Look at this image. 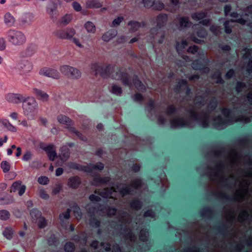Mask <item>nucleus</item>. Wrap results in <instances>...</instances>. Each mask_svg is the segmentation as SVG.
Here are the masks:
<instances>
[{"mask_svg":"<svg viewBox=\"0 0 252 252\" xmlns=\"http://www.w3.org/2000/svg\"><path fill=\"white\" fill-rule=\"evenodd\" d=\"M227 162V164L217 163L215 168L210 169L209 176L212 180L219 183L232 180L235 185L239 186L234 193V199L238 202L248 200L250 196L248 187L252 184V171L245 172L240 178H234L232 171L237 170L242 162L244 164L245 163L235 150H231Z\"/></svg>","mask_w":252,"mask_h":252,"instance_id":"1","label":"nucleus"},{"mask_svg":"<svg viewBox=\"0 0 252 252\" xmlns=\"http://www.w3.org/2000/svg\"><path fill=\"white\" fill-rule=\"evenodd\" d=\"M208 100L205 96L197 95L196 96L194 103V106L189 108L188 111L190 114L191 118L199 122L203 127H207L209 126L210 115L215 109L217 105V101L215 98H211L206 107L205 112L198 113L197 109L204 106L205 102Z\"/></svg>","mask_w":252,"mask_h":252,"instance_id":"2","label":"nucleus"},{"mask_svg":"<svg viewBox=\"0 0 252 252\" xmlns=\"http://www.w3.org/2000/svg\"><path fill=\"white\" fill-rule=\"evenodd\" d=\"M235 110L230 111L227 109H223L221 113L223 114V118L218 116L212 119L211 123L214 127L218 129H222L226 127L228 125L233 124L234 122H240L244 123L250 122L252 119V116L250 117L245 116L236 117L234 116Z\"/></svg>","mask_w":252,"mask_h":252,"instance_id":"3","label":"nucleus"},{"mask_svg":"<svg viewBox=\"0 0 252 252\" xmlns=\"http://www.w3.org/2000/svg\"><path fill=\"white\" fill-rule=\"evenodd\" d=\"M115 215L118 216L119 224L117 228L121 227V233L123 234L126 239H129L131 241H134L136 236L131 232V230L127 229V224L130 223L131 218L129 215L125 212H118L115 209L111 208V218Z\"/></svg>","mask_w":252,"mask_h":252,"instance_id":"4","label":"nucleus"},{"mask_svg":"<svg viewBox=\"0 0 252 252\" xmlns=\"http://www.w3.org/2000/svg\"><path fill=\"white\" fill-rule=\"evenodd\" d=\"M38 104L33 98L25 99L23 104V112L30 119H34L38 114Z\"/></svg>","mask_w":252,"mask_h":252,"instance_id":"5","label":"nucleus"},{"mask_svg":"<svg viewBox=\"0 0 252 252\" xmlns=\"http://www.w3.org/2000/svg\"><path fill=\"white\" fill-rule=\"evenodd\" d=\"M6 36L8 41L16 46L23 45L26 41V37L24 33L16 30H8Z\"/></svg>","mask_w":252,"mask_h":252,"instance_id":"6","label":"nucleus"},{"mask_svg":"<svg viewBox=\"0 0 252 252\" xmlns=\"http://www.w3.org/2000/svg\"><path fill=\"white\" fill-rule=\"evenodd\" d=\"M142 185V182L140 179H136L133 180L131 185L127 186L123 184H120L115 188V187L111 186V194L113 191H119L122 196L128 194L130 191V189L133 187L134 189H137L140 187Z\"/></svg>","mask_w":252,"mask_h":252,"instance_id":"7","label":"nucleus"},{"mask_svg":"<svg viewBox=\"0 0 252 252\" xmlns=\"http://www.w3.org/2000/svg\"><path fill=\"white\" fill-rule=\"evenodd\" d=\"M165 32L158 28H153L150 31V39L154 44H162L165 40Z\"/></svg>","mask_w":252,"mask_h":252,"instance_id":"8","label":"nucleus"},{"mask_svg":"<svg viewBox=\"0 0 252 252\" xmlns=\"http://www.w3.org/2000/svg\"><path fill=\"white\" fill-rule=\"evenodd\" d=\"M74 168L77 169L88 173H92L94 171L98 170H101L104 168L103 164L101 162L96 163L95 165L93 164H90L87 165H80L79 164L75 165L73 167Z\"/></svg>","mask_w":252,"mask_h":252,"instance_id":"9","label":"nucleus"},{"mask_svg":"<svg viewBox=\"0 0 252 252\" xmlns=\"http://www.w3.org/2000/svg\"><path fill=\"white\" fill-rule=\"evenodd\" d=\"M91 69L94 75L99 74L103 78L109 77L110 74L109 65L100 66L97 64L95 63L92 65Z\"/></svg>","mask_w":252,"mask_h":252,"instance_id":"10","label":"nucleus"},{"mask_svg":"<svg viewBox=\"0 0 252 252\" xmlns=\"http://www.w3.org/2000/svg\"><path fill=\"white\" fill-rule=\"evenodd\" d=\"M76 33L73 28H67L64 30L57 31L55 34L59 38L63 39H71Z\"/></svg>","mask_w":252,"mask_h":252,"instance_id":"11","label":"nucleus"},{"mask_svg":"<svg viewBox=\"0 0 252 252\" xmlns=\"http://www.w3.org/2000/svg\"><path fill=\"white\" fill-rule=\"evenodd\" d=\"M238 22L241 25H245L246 22H248V20L244 19L243 18H239L236 20H228L226 21L224 23V26L225 29V32L226 33H230L232 32V28L234 26L233 24L235 22ZM247 24L252 29V23H247Z\"/></svg>","mask_w":252,"mask_h":252,"instance_id":"12","label":"nucleus"},{"mask_svg":"<svg viewBox=\"0 0 252 252\" xmlns=\"http://www.w3.org/2000/svg\"><path fill=\"white\" fill-rule=\"evenodd\" d=\"M143 6L146 8H153L156 10H161L164 7L163 3L156 0H139Z\"/></svg>","mask_w":252,"mask_h":252,"instance_id":"13","label":"nucleus"},{"mask_svg":"<svg viewBox=\"0 0 252 252\" xmlns=\"http://www.w3.org/2000/svg\"><path fill=\"white\" fill-rule=\"evenodd\" d=\"M41 75L58 79L60 77V74L57 70L49 67H43L39 71Z\"/></svg>","mask_w":252,"mask_h":252,"instance_id":"14","label":"nucleus"},{"mask_svg":"<svg viewBox=\"0 0 252 252\" xmlns=\"http://www.w3.org/2000/svg\"><path fill=\"white\" fill-rule=\"evenodd\" d=\"M31 216L34 220H36L39 228H44L46 225V221L41 217V212L36 209L31 210Z\"/></svg>","mask_w":252,"mask_h":252,"instance_id":"15","label":"nucleus"},{"mask_svg":"<svg viewBox=\"0 0 252 252\" xmlns=\"http://www.w3.org/2000/svg\"><path fill=\"white\" fill-rule=\"evenodd\" d=\"M26 98L19 94L10 93L6 95V99L9 102L13 103H19L24 102Z\"/></svg>","mask_w":252,"mask_h":252,"instance_id":"16","label":"nucleus"},{"mask_svg":"<svg viewBox=\"0 0 252 252\" xmlns=\"http://www.w3.org/2000/svg\"><path fill=\"white\" fill-rule=\"evenodd\" d=\"M129 27L128 31L129 32H135L140 28H145L146 26V23L144 21L139 22L136 21H130L127 23Z\"/></svg>","mask_w":252,"mask_h":252,"instance_id":"17","label":"nucleus"},{"mask_svg":"<svg viewBox=\"0 0 252 252\" xmlns=\"http://www.w3.org/2000/svg\"><path fill=\"white\" fill-rule=\"evenodd\" d=\"M171 126L173 128H178L182 126H189V124L183 118H174L170 121Z\"/></svg>","mask_w":252,"mask_h":252,"instance_id":"18","label":"nucleus"},{"mask_svg":"<svg viewBox=\"0 0 252 252\" xmlns=\"http://www.w3.org/2000/svg\"><path fill=\"white\" fill-rule=\"evenodd\" d=\"M26 186L22 185V182L20 181H16L13 183L11 187V191H18L20 196L22 195L25 192Z\"/></svg>","mask_w":252,"mask_h":252,"instance_id":"19","label":"nucleus"},{"mask_svg":"<svg viewBox=\"0 0 252 252\" xmlns=\"http://www.w3.org/2000/svg\"><path fill=\"white\" fill-rule=\"evenodd\" d=\"M19 67L24 73L31 71L32 69V63L27 60L22 61L19 63Z\"/></svg>","mask_w":252,"mask_h":252,"instance_id":"20","label":"nucleus"},{"mask_svg":"<svg viewBox=\"0 0 252 252\" xmlns=\"http://www.w3.org/2000/svg\"><path fill=\"white\" fill-rule=\"evenodd\" d=\"M43 149L46 152L49 159L53 160L57 156V154L53 145L49 144L43 147Z\"/></svg>","mask_w":252,"mask_h":252,"instance_id":"21","label":"nucleus"},{"mask_svg":"<svg viewBox=\"0 0 252 252\" xmlns=\"http://www.w3.org/2000/svg\"><path fill=\"white\" fill-rule=\"evenodd\" d=\"M167 15L165 14H159L157 16L156 19L157 27L160 29L164 26L167 21Z\"/></svg>","mask_w":252,"mask_h":252,"instance_id":"22","label":"nucleus"},{"mask_svg":"<svg viewBox=\"0 0 252 252\" xmlns=\"http://www.w3.org/2000/svg\"><path fill=\"white\" fill-rule=\"evenodd\" d=\"M236 217L234 210L230 208L228 209L226 207L224 208V217L227 221H232Z\"/></svg>","mask_w":252,"mask_h":252,"instance_id":"23","label":"nucleus"},{"mask_svg":"<svg viewBox=\"0 0 252 252\" xmlns=\"http://www.w3.org/2000/svg\"><path fill=\"white\" fill-rule=\"evenodd\" d=\"M33 93L39 99L42 101H47L48 99V94L39 89L34 88Z\"/></svg>","mask_w":252,"mask_h":252,"instance_id":"24","label":"nucleus"},{"mask_svg":"<svg viewBox=\"0 0 252 252\" xmlns=\"http://www.w3.org/2000/svg\"><path fill=\"white\" fill-rule=\"evenodd\" d=\"M207 12L206 11L193 12L191 14V18L194 21H198L202 20L207 16Z\"/></svg>","mask_w":252,"mask_h":252,"instance_id":"25","label":"nucleus"},{"mask_svg":"<svg viewBox=\"0 0 252 252\" xmlns=\"http://www.w3.org/2000/svg\"><path fill=\"white\" fill-rule=\"evenodd\" d=\"M4 22L7 26L11 27L14 26L15 20L10 13L7 12L4 15Z\"/></svg>","mask_w":252,"mask_h":252,"instance_id":"26","label":"nucleus"},{"mask_svg":"<svg viewBox=\"0 0 252 252\" xmlns=\"http://www.w3.org/2000/svg\"><path fill=\"white\" fill-rule=\"evenodd\" d=\"M178 21L180 25L179 29H180L188 27L191 24L188 17H180L178 18Z\"/></svg>","mask_w":252,"mask_h":252,"instance_id":"27","label":"nucleus"},{"mask_svg":"<svg viewBox=\"0 0 252 252\" xmlns=\"http://www.w3.org/2000/svg\"><path fill=\"white\" fill-rule=\"evenodd\" d=\"M69 156V152L67 146H64L61 148L60 157L63 161H65Z\"/></svg>","mask_w":252,"mask_h":252,"instance_id":"28","label":"nucleus"},{"mask_svg":"<svg viewBox=\"0 0 252 252\" xmlns=\"http://www.w3.org/2000/svg\"><path fill=\"white\" fill-rule=\"evenodd\" d=\"M80 183L79 178L77 177H74L69 178L68 180V186L72 188H77Z\"/></svg>","mask_w":252,"mask_h":252,"instance_id":"29","label":"nucleus"},{"mask_svg":"<svg viewBox=\"0 0 252 252\" xmlns=\"http://www.w3.org/2000/svg\"><path fill=\"white\" fill-rule=\"evenodd\" d=\"M132 82L137 90L140 91H144L146 90L145 86L139 81L137 76L133 77Z\"/></svg>","mask_w":252,"mask_h":252,"instance_id":"30","label":"nucleus"},{"mask_svg":"<svg viewBox=\"0 0 252 252\" xmlns=\"http://www.w3.org/2000/svg\"><path fill=\"white\" fill-rule=\"evenodd\" d=\"M2 125L6 128L8 130L12 132H16L17 131L16 127L14 126L7 119L2 120L1 121Z\"/></svg>","mask_w":252,"mask_h":252,"instance_id":"31","label":"nucleus"},{"mask_svg":"<svg viewBox=\"0 0 252 252\" xmlns=\"http://www.w3.org/2000/svg\"><path fill=\"white\" fill-rule=\"evenodd\" d=\"M84 27H85V29L86 30V31H87V32H88L89 33H94L96 31V28H95V25H94V24L93 22H90V21H88V22H86L84 24Z\"/></svg>","mask_w":252,"mask_h":252,"instance_id":"32","label":"nucleus"},{"mask_svg":"<svg viewBox=\"0 0 252 252\" xmlns=\"http://www.w3.org/2000/svg\"><path fill=\"white\" fill-rule=\"evenodd\" d=\"M107 181V178H101L98 175L95 176L94 179L93 184L94 185H99L105 184Z\"/></svg>","mask_w":252,"mask_h":252,"instance_id":"33","label":"nucleus"},{"mask_svg":"<svg viewBox=\"0 0 252 252\" xmlns=\"http://www.w3.org/2000/svg\"><path fill=\"white\" fill-rule=\"evenodd\" d=\"M86 6L88 8H99L101 4L96 0H89L86 2Z\"/></svg>","mask_w":252,"mask_h":252,"instance_id":"34","label":"nucleus"},{"mask_svg":"<svg viewBox=\"0 0 252 252\" xmlns=\"http://www.w3.org/2000/svg\"><path fill=\"white\" fill-rule=\"evenodd\" d=\"M72 69V67L67 65H64L61 66L60 68V70L61 73L66 76L69 77L70 71Z\"/></svg>","mask_w":252,"mask_h":252,"instance_id":"35","label":"nucleus"},{"mask_svg":"<svg viewBox=\"0 0 252 252\" xmlns=\"http://www.w3.org/2000/svg\"><path fill=\"white\" fill-rule=\"evenodd\" d=\"M58 122L62 124L66 125V126H70L71 124V121L66 116L60 115L58 117Z\"/></svg>","mask_w":252,"mask_h":252,"instance_id":"36","label":"nucleus"},{"mask_svg":"<svg viewBox=\"0 0 252 252\" xmlns=\"http://www.w3.org/2000/svg\"><path fill=\"white\" fill-rule=\"evenodd\" d=\"M33 19V16L31 13L26 14L21 19V21L23 24H31Z\"/></svg>","mask_w":252,"mask_h":252,"instance_id":"37","label":"nucleus"},{"mask_svg":"<svg viewBox=\"0 0 252 252\" xmlns=\"http://www.w3.org/2000/svg\"><path fill=\"white\" fill-rule=\"evenodd\" d=\"M81 73L80 71L77 68L72 67V69L70 71L69 77L73 79H77L81 77Z\"/></svg>","mask_w":252,"mask_h":252,"instance_id":"38","label":"nucleus"},{"mask_svg":"<svg viewBox=\"0 0 252 252\" xmlns=\"http://www.w3.org/2000/svg\"><path fill=\"white\" fill-rule=\"evenodd\" d=\"M249 217L248 210L246 209L241 212L238 216V220L240 222H243L244 220H247Z\"/></svg>","mask_w":252,"mask_h":252,"instance_id":"39","label":"nucleus"},{"mask_svg":"<svg viewBox=\"0 0 252 252\" xmlns=\"http://www.w3.org/2000/svg\"><path fill=\"white\" fill-rule=\"evenodd\" d=\"M72 209L76 219L78 220L80 219L82 216V213L80 208L77 205H74L72 206Z\"/></svg>","mask_w":252,"mask_h":252,"instance_id":"40","label":"nucleus"},{"mask_svg":"<svg viewBox=\"0 0 252 252\" xmlns=\"http://www.w3.org/2000/svg\"><path fill=\"white\" fill-rule=\"evenodd\" d=\"M72 18L71 14H66L62 18L60 23L63 25H66L71 21Z\"/></svg>","mask_w":252,"mask_h":252,"instance_id":"41","label":"nucleus"},{"mask_svg":"<svg viewBox=\"0 0 252 252\" xmlns=\"http://www.w3.org/2000/svg\"><path fill=\"white\" fill-rule=\"evenodd\" d=\"M188 45V43L186 40H183L181 42L176 43V49L179 53L182 51Z\"/></svg>","mask_w":252,"mask_h":252,"instance_id":"42","label":"nucleus"},{"mask_svg":"<svg viewBox=\"0 0 252 252\" xmlns=\"http://www.w3.org/2000/svg\"><path fill=\"white\" fill-rule=\"evenodd\" d=\"M149 236L148 231L145 229H142L140 233L139 238L141 241H146Z\"/></svg>","mask_w":252,"mask_h":252,"instance_id":"43","label":"nucleus"},{"mask_svg":"<svg viewBox=\"0 0 252 252\" xmlns=\"http://www.w3.org/2000/svg\"><path fill=\"white\" fill-rule=\"evenodd\" d=\"M121 79L122 80L123 83L125 85L130 86L131 82L129 80V77L127 73H123L122 74Z\"/></svg>","mask_w":252,"mask_h":252,"instance_id":"44","label":"nucleus"},{"mask_svg":"<svg viewBox=\"0 0 252 252\" xmlns=\"http://www.w3.org/2000/svg\"><path fill=\"white\" fill-rule=\"evenodd\" d=\"M131 207L135 210L140 209L142 207L141 202L138 200H134L130 204Z\"/></svg>","mask_w":252,"mask_h":252,"instance_id":"45","label":"nucleus"},{"mask_svg":"<svg viewBox=\"0 0 252 252\" xmlns=\"http://www.w3.org/2000/svg\"><path fill=\"white\" fill-rule=\"evenodd\" d=\"M13 234V230L11 228H6L3 232V236L8 239H10L12 238Z\"/></svg>","mask_w":252,"mask_h":252,"instance_id":"46","label":"nucleus"},{"mask_svg":"<svg viewBox=\"0 0 252 252\" xmlns=\"http://www.w3.org/2000/svg\"><path fill=\"white\" fill-rule=\"evenodd\" d=\"M10 217L9 213L5 210L0 211V219L2 220H6Z\"/></svg>","mask_w":252,"mask_h":252,"instance_id":"47","label":"nucleus"},{"mask_svg":"<svg viewBox=\"0 0 252 252\" xmlns=\"http://www.w3.org/2000/svg\"><path fill=\"white\" fill-rule=\"evenodd\" d=\"M74 250V245L72 243H67L64 246V251L66 252H73Z\"/></svg>","mask_w":252,"mask_h":252,"instance_id":"48","label":"nucleus"},{"mask_svg":"<svg viewBox=\"0 0 252 252\" xmlns=\"http://www.w3.org/2000/svg\"><path fill=\"white\" fill-rule=\"evenodd\" d=\"M1 168L4 173H6L10 170V164L6 161H3L1 163Z\"/></svg>","mask_w":252,"mask_h":252,"instance_id":"49","label":"nucleus"},{"mask_svg":"<svg viewBox=\"0 0 252 252\" xmlns=\"http://www.w3.org/2000/svg\"><path fill=\"white\" fill-rule=\"evenodd\" d=\"M210 31L216 35H219L221 32V28L220 27L212 25L210 27Z\"/></svg>","mask_w":252,"mask_h":252,"instance_id":"50","label":"nucleus"},{"mask_svg":"<svg viewBox=\"0 0 252 252\" xmlns=\"http://www.w3.org/2000/svg\"><path fill=\"white\" fill-rule=\"evenodd\" d=\"M111 92L117 95H120L122 94V91L120 87L113 85L112 87Z\"/></svg>","mask_w":252,"mask_h":252,"instance_id":"51","label":"nucleus"},{"mask_svg":"<svg viewBox=\"0 0 252 252\" xmlns=\"http://www.w3.org/2000/svg\"><path fill=\"white\" fill-rule=\"evenodd\" d=\"M185 87L186 88L187 87V82L186 80H181L180 81L178 82V84L176 88L177 91L179 90H182V88Z\"/></svg>","mask_w":252,"mask_h":252,"instance_id":"52","label":"nucleus"},{"mask_svg":"<svg viewBox=\"0 0 252 252\" xmlns=\"http://www.w3.org/2000/svg\"><path fill=\"white\" fill-rule=\"evenodd\" d=\"M124 20V17L123 16H119L116 19H115L112 23V26L114 27H118L120 25V23Z\"/></svg>","mask_w":252,"mask_h":252,"instance_id":"53","label":"nucleus"},{"mask_svg":"<svg viewBox=\"0 0 252 252\" xmlns=\"http://www.w3.org/2000/svg\"><path fill=\"white\" fill-rule=\"evenodd\" d=\"M213 78L216 79L217 83H222L223 81L220 77V71L216 72L213 75Z\"/></svg>","mask_w":252,"mask_h":252,"instance_id":"54","label":"nucleus"},{"mask_svg":"<svg viewBox=\"0 0 252 252\" xmlns=\"http://www.w3.org/2000/svg\"><path fill=\"white\" fill-rule=\"evenodd\" d=\"M70 210L68 209L67 210L60 215V219L61 220H63L64 219H68L70 217Z\"/></svg>","mask_w":252,"mask_h":252,"instance_id":"55","label":"nucleus"},{"mask_svg":"<svg viewBox=\"0 0 252 252\" xmlns=\"http://www.w3.org/2000/svg\"><path fill=\"white\" fill-rule=\"evenodd\" d=\"M48 182V178L45 176H41L38 179V182L41 185H46Z\"/></svg>","mask_w":252,"mask_h":252,"instance_id":"56","label":"nucleus"},{"mask_svg":"<svg viewBox=\"0 0 252 252\" xmlns=\"http://www.w3.org/2000/svg\"><path fill=\"white\" fill-rule=\"evenodd\" d=\"M57 7L56 4H52V5L47 7V12L51 15H53L54 11Z\"/></svg>","mask_w":252,"mask_h":252,"instance_id":"57","label":"nucleus"},{"mask_svg":"<svg viewBox=\"0 0 252 252\" xmlns=\"http://www.w3.org/2000/svg\"><path fill=\"white\" fill-rule=\"evenodd\" d=\"M202 64L199 63V61H195L192 63V67L195 70H201L202 68Z\"/></svg>","mask_w":252,"mask_h":252,"instance_id":"58","label":"nucleus"},{"mask_svg":"<svg viewBox=\"0 0 252 252\" xmlns=\"http://www.w3.org/2000/svg\"><path fill=\"white\" fill-rule=\"evenodd\" d=\"M99 194L104 198H109L110 197V191L108 189H105L103 191L99 193Z\"/></svg>","mask_w":252,"mask_h":252,"instance_id":"59","label":"nucleus"},{"mask_svg":"<svg viewBox=\"0 0 252 252\" xmlns=\"http://www.w3.org/2000/svg\"><path fill=\"white\" fill-rule=\"evenodd\" d=\"M197 34L200 37H204L207 35V32L204 28H201L197 32Z\"/></svg>","mask_w":252,"mask_h":252,"instance_id":"60","label":"nucleus"},{"mask_svg":"<svg viewBox=\"0 0 252 252\" xmlns=\"http://www.w3.org/2000/svg\"><path fill=\"white\" fill-rule=\"evenodd\" d=\"M176 111V107L173 105H169L166 109V113L168 115L173 114Z\"/></svg>","mask_w":252,"mask_h":252,"instance_id":"61","label":"nucleus"},{"mask_svg":"<svg viewBox=\"0 0 252 252\" xmlns=\"http://www.w3.org/2000/svg\"><path fill=\"white\" fill-rule=\"evenodd\" d=\"M70 130L72 131L73 133H74L78 137H79L80 139H81L83 141L85 140V137L82 135V134L77 131L73 127H70Z\"/></svg>","mask_w":252,"mask_h":252,"instance_id":"62","label":"nucleus"},{"mask_svg":"<svg viewBox=\"0 0 252 252\" xmlns=\"http://www.w3.org/2000/svg\"><path fill=\"white\" fill-rule=\"evenodd\" d=\"M90 200L93 202H98L100 201V197L94 194H92L89 197Z\"/></svg>","mask_w":252,"mask_h":252,"instance_id":"63","label":"nucleus"},{"mask_svg":"<svg viewBox=\"0 0 252 252\" xmlns=\"http://www.w3.org/2000/svg\"><path fill=\"white\" fill-rule=\"evenodd\" d=\"M103 41L107 42L110 40V32H107L104 33L102 36Z\"/></svg>","mask_w":252,"mask_h":252,"instance_id":"64","label":"nucleus"}]
</instances>
